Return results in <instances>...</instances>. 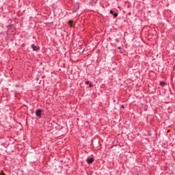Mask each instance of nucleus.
Segmentation results:
<instances>
[{"mask_svg": "<svg viewBox=\"0 0 175 175\" xmlns=\"http://www.w3.org/2000/svg\"><path fill=\"white\" fill-rule=\"evenodd\" d=\"M42 113H43V110L38 109L36 111L35 114L37 117H38V118H42Z\"/></svg>", "mask_w": 175, "mask_h": 175, "instance_id": "f257e3e1", "label": "nucleus"}, {"mask_svg": "<svg viewBox=\"0 0 175 175\" xmlns=\"http://www.w3.org/2000/svg\"><path fill=\"white\" fill-rule=\"evenodd\" d=\"M95 161V159L94 157H88L86 161L90 165L91 163H94V161Z\"/></svg>", "mask_w": 175, "mask_h": 175, "instance_id": "f03ea898", "label": "nucleus"}, {"mask_svg": "<svg viewBox=\"0 0 175 175\" xmlns=\"http://www.w3.org/2000/svg\"><path fill=\"white\" fill-rule=\"evenodd\" d=\"M31 49H33V51H38L40 50V48L39 46H36L33 44H31Z\"/></svg>", "mask_w": 175, "mask_h": 175, "instance_id": "7ed1b4c3", "label": "nucleus"}, {"mask_svg": "<svg viewBox=\"0 0 175 175\" xmlns=\"http://www.w3.org/2000/svg\"><path fill=\"white\" fill-rule=\"evenodd\" d=\"M109 13H110V14L113 15V18H116L118 17V14L117 12L114 13V11H113V10H111Z\"/></svg>", "mask_w": 175, "mask_h": 175, "instance_id": "20e7f679", "label": "nucleus"}, {"mask_svg": "<svg viewBox=\"0 0 175 175\" xmlns=\"http://www.w3.org/2000/svg\"><path fill=\"white\" fill-rule=\"evenodd\" d=\"M160 85H161V87H165V85H166V83L163 82V81H161L160 82Z\"/></svg>", "mask_w": 175, "mask_h": 175, "instance_id": "39448f33", "label": "nucleus"}, {"mask_svg": "<svg viewBox=\"0 0 175 175\" xmlns=\"http://www.w3.org/2000/svg\"><path fill=\"white\" fill-rule=\"evenodd\" d=\"M68 24L70 27H72V25H73V21L72 20H70L68 21Z\"/></svg>", "mask_w": 175, "mask_h": 175, "instance_id": "423d86ee", "label": "nucleus"}, {"mask_svg": "<svg viewBox=\"0 0 175 175\" xmlns=\"http://www.w3.org/2000/svg\"><path fill=\"white\" fill-rule=\"evenodd\" d=\"M91 82H90V81H85V84H87V85H88V84H90Z\"/></svg>", "mask_w": 175, "mask_h": 175, "instance_id": "0eeeda50", "label": "nucleus"}, {"mask_svg": "<svg viewBox=\"0 0 175 175\" xmlns=\"http://www.w3.org/2000/svg\"><path fill=\"white\" fill-rule=\"evenodd\" d=\"M89 87L91 88L92 87H94V85L92 83H91V82L89 83Z\"/></svg>", "mask_w": 175, "mask_h": 175, "instance_id": "6e6552de", "label": "nucleus"}, {"mask_svg": "<svg viewBox=\"0 0 175 175\" xmlns=\"http://www.w3.org/2000/svg\"><path fill=\"white\" fill-rule=\"evenodd\" d=\"M116 42H117V43H120V40L118 38L116 39Z\"/></svg>", "mask_w": 175, "mask_h": 175, "instance_id": "1a4fd4ad", "label": "nucleus"}, {"mask_svg": "<svg viewBox=\"0 0 175 175\" xmlns=\"http://www.w3.org/2000/svg\"><path fill=\"white\" fill-rule=\"evenodd\" d=\"M121 109H125V107L124 106V105H121Z\"/></svg>", "mask_w": 175, "mask_h": 175, "instance_id": "9d476101", "label": "nucleus"}, {"mask_svg": "<svg viewBox=\"0 0 175 175\" xmlns=\"http://www.w3.org/2000/svg\"><path fill=\"white\" fill-rule=\"evenodd\" d=\"M0 175H5L4 173H1L0 174Z\"/></svg>", "mask_w": 175, "mask_h": 175, "instance_id": "9b49d317", "label": "nucleus"}, {"mask_svg": "<svg viewBox=\"0 0 175 175\" xmlns=\"http://www.w3.org/2000/svg\"><path fill=\"white\" fill-rule=\"evenodd\" d=\"M118 49H121L120 47H118Z\"/></svg>", "mask_w": 175, "mask_h": 175, "instance_id": "f8f14e48", "label": "nucleus"}]
</instances>
